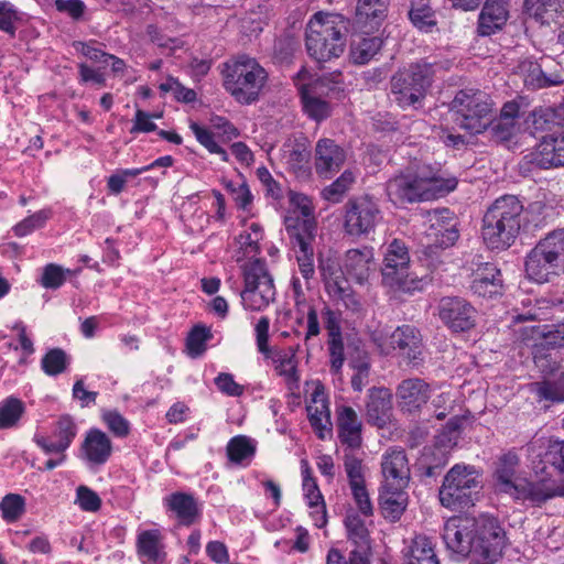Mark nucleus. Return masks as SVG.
I'll list each match as a JSON object with an SVG mask.
<instances>
[{
    "mask_svg": "<svg viewBox=\"0 0 564 564\" xmlns=\"http://www.w3.org/2000/svg\"><path fill=\"white\" fill-rule=\"evenodd\" d=\"M442 538L447 550L467 558L470 564L497 563L507 541L498 519L488 514L449 518Z\"/></svg>",
    "mask_w": 564,
    "mask_h": 564,
    "instance_id": "1",
    "label": "nucleus"
},
{
    "mask_svg": "<svg viewBox=\"0 0 564 564\" xmlns=\"http://www.w3.org/2000/svg\"><path fill=\"white\" fill-rule=\"evenodd\" d=\"M457 186L455 177H444L440 165L420 164L387 183V194L394 204L434 200Z\"/></svg>",
    "mask_w": 564,
    "mask_h": 564,
    "instance_id": "2",
    "label": "nucleus"
},
{
    "mask_svg": "<svg viewBox=\"0 0 564 564\" xmlns=\"http://www.w3.org/2000/svg\"><path fill=\"white\" fill-rule=\"evenodd\" d=\"M524 205L517 195L497 197L482 216L481 237L491 250L509 249L518 239L524 223Z\"/></svg>",
    "mask_w": 564,
    "mask_h": 564,
    "instance_id": "3",
    "label": "nucleus"
},
{
    "mask_svg": "<svg viewBox=\"0 0 564 564\" xmlns=\"http://www.w3.org/2000/svg\"><path fill=\"white\" fill-rule=\"evenodd\" d=\"M348 21L341 14L315 13L306 28L308 55L318 63L339 57L346 46Z\"/></svg>",
    "mask_w": 564,
    "mask_h": 564,
    "instance_id": "4",
    "label": "nucleus"
},
{
    "mask_svg": "<svg viewBox=\"0 0 564 564\" xmlns=\"http://www.w3.org/2000/svg\"><path fill=\"white\" fill-rule=\"evenodd\" d=\"M221 76L226 91L242 105L257 101L268 80L267 70L256 58L248 55H239L225 62Z\"/></svg>",
    "mask_w": 564,
    "mask_h": 564,
    "instance_id": "5",
    "label": "nucleus"
},
{
    "mask_svg": "<svg viewBox=\"0 0 564 564\" xmlns=\"http://www.w3.org/2000/svg\"><path fill=\"white\" fill-rule=\"evenodd\" d=\"M434 67L435 64L420 59L399 68L390 78L392 100L403 110L422 107L434 82Z\"/></svg>",
    "mask_w": 564,
    "mask_h": 564,
    "instance_id": "6",
    "label": "nucleus"
},
{
    "mask_svg": "<svg viewBox=\"0 0 564 564\" xmlns=\"http://www.w3.org/2000/svg\"><path fill=\"white\" fill-rule=\"evenodd\" d=\"M529 280L545 283L564 273V228L549 232L525 257Z\"/></svg>",
    "mask_w": 564,
    "mask_h": 564,
    "instance_id": "7",
    "label": "nucleus"
},
{
    "mask_svg": "<svg viewBox=\"0 0 564 564\" xmlns=\"http://www.w3.org/2000/svg\"><path fill=\"white\" fill-rule=\"evenodd\" d=\"M495 104L480 89L464 88L456 93L449 104L454 122L469 134H480L492 123Z\"/></svg>",
    "mask_w": 564,
    "mask_h": 564,
    "instance_id": "8",
    "label": "nucleus"
},
{
    "mask_svg": "<svg viewBox=\"0 0 564 564\" xmlns=\"http://www.w3.org/2000/svg\"><path fill=\"white\" fill-rule=\"evenodd\" d=\"M481 473L473 465L455 464L444 476L438 490L440 502L449 510L475 505L481 490Z\"/></svg>",
    "mask_w": 564,
    "mask_h": 564,
    "instance_id": "9",
    "label": "nucleus"
},
{
    "mask_svg": "<svg viewBox=\"0 0 564 564\" xmlns=\"http://www.w3.org/2000/svg\"><path fill=\"white\" fill-rule=\"evenodd\" d=\"M410 256L405 243L393 239L384 253L382 283L393 291L411 293L422 288L423 281L409 272Z\"/></svg>",
    "mask_w": 564,
    "mask_h": 564,
    "instance_id": "10",
    "label": "nucleus"
},
{
    "mask_svg": "<svg viewBox=\"0 0 564 564\" xmlns=\"http://www.w3.org/2000/svg\"><path fill=\"white\" fill-rule=\"evenodd\" d=\"M245 288L240 292L246 310L262 311L275 300V286L262 260H254L243 268Z\"/></svg>",
    "mask_w": 564,
    "mask_h": 564,
    "instance_id": "11",
    "label": "nucleus"
},
{
    "mask_svg": "<svg viewBox=\"0 0 564 564\" xmlns=\"http://www.w3.org/2000/svg\"><path fill=\"white\" fill-rule=\"evenodd\" d=\"M343 230L352 238L373 234L382 219L378 203L369 195L349 198L343 207Z\"/></svg>",
    "mask_w": 564,
    "mask_h": 564,
    "instance_id": "12",
    "label": "nucleus"
},
{
    "mask_svg": "<svg viewBox=\"0 0 564 564\" xmlns=\"http://www.w3.org/2000/svg\"><path fill=\"white\" fill-rule=\"evenodd\" d=\"M438 316L453 333H467L477 325L478 311L464 297L445 296L438 303Z\"/></svg>",
    "mask_w": 564,
    "mask_h": 564,
    "instance_id": "13",
    "label": "nucleus"
},
{
    "mask_svg": "<svg viewBox=\"0 0 564 564\" xmlns=\"http://www.w3.org/2000/svg\"><path fill=\"white\" fill-rule=\"evenodd\" d=\"M338 76L318 77L301 88L303 110L311 119L319 122L330 116V105L322 96L328 95L335 88Z\"/></svg>",
    "mask_w": 564,
    "mask_h": 564,
    "instance_id": "14",
    "label": "nucleus"
},
{
    "mask_svg": "<svg viewBox=\"0 0 564 564\" xmlns=\"http://www.w3.org/2000/svg\"><path fill=\"white\" fill-rule=\"evenodd\" d=\"M524 161L543 170L564 166V131L543 137Z\"/></svg>",
    "mask_w": 564,
    "mask_h": 564,
    "instance_id": "15",
    "label": "nucleus"
},
{
    "mask_svg": "<svg viewBox=\"0 0 564 564\" xmlns=\"http://www.w3.org/2000/svg\"><path fill=\"white\" fill-rule=\"evenodd\" d=\"M77 432L74 417L63 414L54 423L52 438L35 434L33 441L45 454H63L72 445Z\"/></svg>",
    "mask_w": 564,
    "mask_h": 564,
    "instance_id": "16",
    "label": "nucleus"
},
{
    "mask_svg": "<svg viewBox=\"0 0 564 564\" xmlns=\"http://www.w3.org/2000/svg\"><path fill=\"white\" fill-rule=\"evenodd\" d=\"M166 514L176 521L178 527H192L202 518V507L194 495L175 491L163 498Z\"/></svg>",
    "mask_w": 564,
    "mask_h": 564,
    "instance_id": "17",
    "label": "nucleus"
},
{
    "mask_svg": "<svg viewBox=\"0 0 564 564\" xmlns=\"http://www.w3.org/2000/svg\"><path fill=\"white\" fill-rule=\"evenodd\" d=\"M431 387L421 378L402 380L395 391L400 410L408 414H417L431 398Z\"/></svg>",
    "mask_w": 564,
    "mask_h": 564,
    "instance_id": "18",
    "label": "nucleus"
},
{
    "mask_svg": "<svg viewBox=\"0 0 564 564\" xmlns=\"http://www.w3.org/2000/svg\"><path fill=\"white\" fill-rule=\"evenodd\" d=\"M347 159L344 148L333 139L322 138L316 142L314 166L317 175L324 178H330L337 173Z\"/></svg>",
    "mask_w": 564,
    "mask_h": 564,
    "instance_id": "19",
    "label": "nucleus"
},
{
    "mask_svg": "<svg viewBox=\"0 0 564 564\" xmlns=\"http://www.w3.org/2000/svg\"><path fill=\"white\" fill-rule=\"evenodd\" d=\"M391 344L412 367L423 362V338L416 327L406 324L398 326L391 335Z\"/></svg>",
    "mask_w": 564,
    "mask_h": 564,
    "instance_id": "20",
    "label": "nucleus"
},
{
    "mask_svg": "<svg viewBox=\"0 0 564 564\" xmlns=\"http://www.w3.org/2000/svg\"><path fill=\"white\" fill-rule=\"evenodd\" d=\"M164 536L158 529L141 531L137 535L135 551L141 564H169Z\"/></svg>",
    "mask_w": 564,
    "mask_h": 564,
    "instance_id": "21",
    "label": "nucleus"
},
{
    "mask_svg": "<svg viewBox=\"0 0 564 564\" xmlns=\"http://www.w3.org/2000/svg\"><path fill=\"white\" fill-rule=\"evenodd\" d=\"M514 499L528 500L533 505L541 506L545 501L564 497V486L552 479H540L538 481H519L511 494Z\"/></svg>",
    "mask_w": 564,
    "mask_h": 564,
    "instance_id": "22",
    "label": "nucleus"
},
{
    "mask_svg": "<svg viewBox=\"0 0 564 564\" xmlns=\"http://www.w3.org/2000/svg\"><path fill=\"white\" fill-rule=\"evenodd\" d=\"M300 346H290L285 349L270 350V356L276 376L283 378L289 391L300 389L301 375L296 357Z\"/></svg>",
    "mask_w": 564,
    "mask_h": 564,
    "instance_id": "23",
    "label": "nucleus"
},
{
    "mask_svg": "<svg viewBox=\"0 0 564 564\" xmlns=\"http://www.w3.org/2000/svg\"><path fill=\"white\" fill-rule=\"evenodd\" d=\"M381 473L382 485L408 487L410 468L405 451L398 447L389 448L382 456Z\"/></svg>",
    "mask_w": 564,
    "mask_h": 564,
    "instance_id": "24",
    "label": "nucleus"
},
{
    "mask_svg": "<svg viewBox=\"0 0 564 564\" xmlns=\"http://www.w3.org/2000/svg\"><path fill=\"white\" fill-rule=\"evenodd\" d=\"M337 434L345 449L355 452L362 444V422L351 406L343 405L337 409Z\"/></svg>",
    "mask_w": 564,
    "mask_h": 564,
    "instance_id": "25",
    "label": "nucleus"
},
{
    "mask_svg": "<svg viewBox=\"0 0 564 564\" xmlns=\"http://www.w3.org/2000/svg\"><path fill=\"white\" fill-rule=\"evenodd\" d=\"M388 0H358L354 25L356 30L368 34L378 30L387 17Z\"/></svg>",
    "mask_w": 564,
    "mask_h": 564,
    "instance_id": "26",
    "label": "nucleus"
},
{
    "mask_svg": "<svg viewBox=\"0 0 564 564\" xmlns=\"http://www.w3.org/2000/svg\"><path fill=\"white\" fill-rule=\"evenodd\" d=\"M82 457L90 466H101L108 462L112 453V443L108 435L99 429H90L80 446Z\"/></svg>",
    "mask_w": 564,
    "mask_h": 564,
    "instance_id": "27",
    "label": "nucleus"
},
{
    "mask_svg": "<svg viewBox=\"0 0 564 564\" xmlns=\"http://www.w3.org/2000/svg\"><path fill=\"white\" fill-rule=\"evenodd\" d=\"M284 226L293 250L313 247L316 236L315 218H304L296 213L284 217Z\"/></svg>",
    "mask_w": 564,
    "mask_h": 564,
    "instance_id": "28",
    "label": "nucleus"
},
{
    "mask_svg": "<svg viewBox=\"0 0 564 564\" xmlns=\"http://www.w3.org/2000/svg\"><path fill=\"white\" fill-rule=\"evenodd\" d=\"M311 404L307 405L310 423L321 440L332 435V421L329 403L322 386H317L312 393Z\"/></svg>",
    "mask_w": 564,
    "mask_h": 564,
    "instance_id": "29",
    "label": "nucleus"
},
{
    "mask_svg": "<svg viewBox=\"0 0 564 564\" xmlns=\"http://www.w3.org/2000/svg\"><path fill=\"white\" fill-rule=\"evenodd\" d=\"M346 273L359 284H364L376 271L372 247L349 249L345 254Z\"/></svg>",
    "mask_w": 564,
    "mask_h": 564,
    "instance_id": "30",
    "label": "nucleus"
},
{
    "mask_svg": "<svg viewBox=\"0 0 564 564\" xmlns=\"http://www.w3.org/2000/svg\"><path fill=\"white\" fill-rule=\"evenodd\" d=\"M509 18L507 0H486L479 18L478 33L481 36H489L501 30Z\"/></svg>",
    "mask_w": 564,
    "mask_h": 564,
    "instance_id": "31",
    "label": "nucleus"
},
{
    "mask_svg": "<svg viewBox=\"0 0 564 564\" xmlns=\"http://www.w3.org/2000/svg\"><path fill=\"white\" fill-rule=\"evenodd\" d=\"M403 486L381 485L379 507L384 519L395 522L401 519L409 503V495Z\"/></svg>",
    "mask_w": 564,
    "mask_h": 564,
    "instance_id": "32",
    "label": "nucleus"
},
{
    "mask_svg": "<svg viewBox=\"0 0 564 564\" xmlns=\"http://www.w3.org/2000/svg\"><path fill=\"white\" fill-rule=\"evenodd\" d=\"M470 290L481 297L491 299L501 294L502 279L500 270L494 263L481 264L474 274Z\"/></svg>",
    "mask_w": 564,
    "mask_h": 564,
    "instance_id": "33",
    "label": "nucleus"
},
{
    "mask_svg": "<svg viewBox=\"0 0 564 564\" xmlns=\"http://www.w3.org/2000/svg\"><path fill=\"white\" fill-rule=\"evenodd\" d=\"M519 464V456L513 451H509L499 456L494 473L495 484L499 491L509 495L514 492V488L519 484L516 478Z\"/></svg>",
    "mask_w": 564,
    "mask_h": 564,
    "instance_id": "34",
    "label": "nucleus"
},
{
    "mask_svg": "<svg viewBox=\"0 0 564 564\" xmlns=\"http://www.w3.org/2000/svg\"><path fill=\"white\" fill-rule=\"evenodd\" d=\"M392 404L391 393L384 388H371L366 404L367 421L377 426H383L390 416Z\"/></svg>",
    "mask_w": 564,
    "mask_h": 564,
    "instance_id": "35",
    "label": "nucleus"
},
{
    "mask_svg": "<svg viewBox=\"0 0 564 564\" xmlns=\"http://www.w3.org/2000/svg\"><path fill=\"white\" fill-rule=\"evenodd\" d=\"M544 448L543 453L538 454L540 462L544 465L554 467L558 471H564V442L557 440L539 438L527 444L525 449L533 454L536 448Z\"/></svg>",
    "mask_w": 564,
    "mask_h": 564,
    "instance_id": "36",
    "label": "nucleus"
},
{
    "mask_svg": "<svg viewBox=\"0 0 564 564\" xmlns=\"http://www.w3.org/2000/svg\"><path fill=\"white\" fill-rule=\"evenodd\" d=\"M518 73L522 76L523 84L530 89H539L556 86L563 83L560 76L551 78L546 76L540 64L532 59H524L518 65Z\"/></svg>",
    "mask_w": 564,
    "mask_h": 564,
    "instance_id": "37",
    "label": "nucleus"
},
{
    "mask_svg": "<svg viewBox=\"0 0 564 564\" xmlns=\"http://www.w3.org/2000/svg\"><path fill=\"white\" fill-rule=\"evenodd\" d=\"M530 332L528 338L540 340V343L534 344V346H539L544 349L549 348H562L564 347V323L558 325L551 326H533L531 328H525L524 334Z\"/></svg>",
    "mask_w": 564,
    "mask_h": 564,
    "instance_id": "38",
    "label": "nucleus"
},
{
    "mask_svg": "<svg viewBox=\"0 0 564 564\" xmlns=\"http://www.w3.org/2000/svg\"><path fill=\"white\" fill-rule=\"evenodd\" d=\"M344 524L347 530L349 541L356 544L357 549L354 551L370 552V536L365 521L356 512L346 514Z\"/></svg>",
    "mask_w": 564,
    "mask_h": 564,
    "instance_id": "39",
    "label": "nucleus"
},
{
    "mask_svg": "<svg viewBox=\"0 0 564 564\" xmlns=\"http://www.w3.org/2000/svg\"><path fill=\"white\" fill-rule=\"evenodd\" d=\"M405 564H441L431 540L424 535L413 539Z\"/></svg>",
    "mask_w": 564,
    "mask_h": 564,
    "instance_id": "40",
    "label": "nucleus"
},
{
    "mask_svg": "<svg viewBox=\"0 0 564 564\" xmlns=\"http://www.w3.org/2000/svg\"><path fill=\"white\" fill-rule=\"evenodd\" d=\"M303 491L307 506L311 509H314L311 512V516L314 520L315 525L317 528L325 527L327 523L326 506L317 482L306 481V484H303Z\"/></svg>",
    "mask_w": 564,
    "mask_h": 564,
    "instance_id": "41",
    "label": "nucleus"
},
{
    "mask_svg": "<svg viewBox=\"0 0 564 564\" xmlns=\"http://www.w3.org/2000/svg\"><path fill=\"white\" fill-rule=\"evenodd\" d=\"M383 41L379 36H360L354 40L350 48V56L354 63L364 65L373 58L381 50Z\"/></svg>",
    "mask_w": 564,
    "mask_h": 564,
    "instance_id": "42",
    "label": "nucleus"
},
{
    "mask_svg": "<svg viewBox=\"0 0 564 564\" xmlns=\"http://www.w3.org/2000/svg\"><path fill=\"white\" fill-rule=\"evenodd\" d=\"M530 390L534 393L538 401L564 402V371L556 380H543L532 383Z\"/></svg>",
    "mask_w": 564,
    "mask_h": 564,
    "instance_id": "43",
    "label": "nucleus"
},
{
    "mask_svg": "<svg viewBox=\"0 0 564 564\" xmlns=\"http://www.w3.org/2000/svg\"><path fill=\"white\" fill-rule=\"evenodd\" d=\"M525 12L540 21L542 24L557 22L560 18H564V0H544L534 7H524Z\"/></svg>",
    "mask_w": 564,
    "mask_h": 564,
    "instance_id": "44",
    "label": "nucleus"
},
{
    "mask_svg": "<svg viewBox=\"0 0 564 564\" xmlns=\"http://www.w3.org/2000/svg\"><path fill=\"white\" fill-rule=\"evenodd\" d=\"M228 459L237 465L250 462L256 454V446L252 441L245 435L232 437L226 447Z\"/></svg>",
    "mask_w": 564,
    "mask_h": 564,
    "instance_id": "45",
    "label": "nucleus"
},
{
    "mask_svg": "<svg viewBox=\"0 0 564 564\" xmlns=\"http://www.w3.org/2000/svg\"><path fill=\"white\" fill-rule=\"evenodd\" d=\"M70 365V356L62 348H51L41 359V369L50 377L64 373Z\"/></svg>",
    "mask_w": 564,
    "mask_h": 564,
    "instance_id": "46",
    "label": "nucleus"
},
{
    "mask_svg": "<svg viewBox=\"0 0 564 564\" xmlns=\"http://www.w3.org/2000/svg\"><path fill=\"white\" fill-rule=\"evenodd\" d=\"M296 312L299 314L296 323L301 325L306 321V332L304 334V343H307L321 334V325L318 313L314 305L308 304L305 300L296 301Z\"/></svg>",
    "mask_w": 564,
    "mask_h": 564,
    "instance_id": "47",
    "label": "nucleus"
},
{
    "mask_svg": "<svg viewBox=\"0 0 564 564\" xmlns=\"http://www.w3.org/2000/svg\"><path fill=\"white\" fill-rule=\"evenodd\" d=\"M24 411V403L15 397H9L0 402V430L14 427Z\"/></svg>",
    "mask_w": 564,
    "mask_h": 564,
    "instance_id": "48",
    "label": "nucleus"
},
{
    "mask_svg": "<svg viewBox=\"0 0 564 564\" xmlns=\"http://www.w3.org/2000/svg\"><path fill=\"white\" fill-rule=\"evenodd\" d=\"M297 39L291 33H284L274 41L272 59L275 64H290L299 48Z\"/></svg>",
    "mask_w": 564,
    "mask_h": 564,
    "instance_id": "49",
    "label": "nucleus"
},
{
    "mask_svg": "<svg viewBox=\"0 0 564 564\" xmlns=\"http://www.w3.org/2000/svg\"><path fill=\"white\" fill-rule=\"evenodd\" d=\"M356 182L351 170H345L339 177L322 191V196L332 203H339Z\"/></svg>",
    "mask_w": 564,
    "mask_h": 564,
    "instance_id": "50",
    "label": "nucleus"
},
{
    "mask_svg": "<svg viewBox=\"0 0 564 564\" xmlns=\"http://www.w3.org/2000/svg\"><path fill=\"white\" fill-rule=\"evenodd\" d=\"M409 17L420 30L430 31L436 24L430 0H411Z\"/></svg>",
    "mask_w": 564,
    "mask_h": 564,
    "instance_id": "51",
    "label": "nucleus"
},
{
    "mask_svg": "<svg viewBox=\"0 0 564 564\" xmlns=\"http://www.w3.org/2000/svg\"><path fill=\"white\" fill-rule=\"evenodd\" d=\"M311 152L305 142L295 141L292 144H285L283 156L288 166L296 172L302 170L308 163Z\"/></svg>",
    "mask_w": 564,
    "mask_h": 564,
    "instance_id": "52",
    "label": "nucleus"
},
{
    "mask_svg": "<svg viewBox=\"0 0 564 564\" xmlns=\"http://www.w3.org/2000/svg\"><path fill=\"white\" fill-rule=\"evenodd\" d=\"M0 511L6 522H17L25 512V500L21 495L8 494L0 501Z\"/></svg>",
    "mask_w": 564,
    "mask_h": 564,
    "instance_id": "53",
    "label": "nucleus"
},
{
    "mask_svg": "<svg viewBox=\"0 0 564 564\" xmlns=\"http://www.w3.org/2000/svg\"><path fill=\"white\" fill-rule=\"evenodd\" d=\"M189 129L194 133L196 140L202 144L209 153L220 155L224 162H228V154L215 140L214 133L198 124L195 121H191Z\"/></svg>",
    "mask_w": 564,
    "mask_h": 564,
    "instance_id": "54",
    "label": "nucleus"
},
{
    "mask_svg": "<svg viewBox=\"0 0 564 564\" xmlns=\"http://www.w3.org/2000/svg\"><path fill=\"white\" fill-rule=\"evenodd\" d=\"M51 216L52 213L50 209L39 210L13 226L12 231L17 237H25L35 229L43 228Z\"/></svg>",
    "mask_w": 564,
    "mask_h": 564,
    "instance_id": "55",
    "label": "nucleus"
},
{
    "mask_svg": "<svg viewBox=\"0 0 564 564\" xmlns=\"http://www.w3.org/2000/svg\"><path fill=\"white\" fill-rule=\"evenodd\" d=\"M212 338L210 329L196 325L188 333L186 338L187 352L192 358L199 357L206 350V343Z\"/></svg>",
    "mask_w": 564,
    "mask_h": 564,
    "instance_id": "56",
    "label": "nucleus"
},
{
    "mask_svg": "<svg viewBox=\"0 0 564 564\" xmlns=\"http://www.w3.org/2000/svg\"><path fill=\"white\" fill-rule=\"evenodd\" d=\"M262 238V227L257 223H252L245 232L238 236L237 241L246 254H256L260 252L259 242Z\"/></svg>",
    "mask_w": 564,
    "mask_h": 564,
    "instance_id": "57",
    "label": "nucleus"
},
{
    "mask_svg": "<svg viewBox=\"0 0 564 564\" xmlns=\"http://www.w3.org/2000/svg\"><path fill=\"white\" fill-rule=\"evenodd\" d=\"M344 467L350 488L365 485L362 459L356 456L355 453L350 452L349 449H345Z\"/></svg>",
    "mask_w": 564,
    "mask_h": 564,
    "instance_id": "58",
    "label": "nucleus"
},
{
    "mask_svg": "<svg viewBox=\"0 0 564 564\" xmlns=\"http://www.w3.org/2000/svg\"><path fill=\"white\" fill-rule=\"evenodd\" d=\"M72 46L78 54L90 59L91 62L107 63L108 53L102 50L101 46H104V44L97 42L96 40H89L86 42L74 41Z\"/></svg>",
    "mask_w": 564,
    "mask_h": 564,
    "instance_id": "59",
    "label": "nucleus"
},
{
    "mask_svg": "<svg viewBox=\"0 0 564 564\" xmlns=\"http://www.w3.org/2000/svg\"><path fill=\"white\" fill-rule=\"evenodd\" d=\"M69 272V270H64L58 264L48 263L43 268V273L39 282L45 289L56 290L65 283L66 273Z\"/></svg>",
    "mask_w": 564,
    "mask_h": 564,
    "instance_id": "60",
    "label": "nucleus"
},
{
    "mask_svg": "<svg viewBox=\"0 0 564 564\" xmlns=\"http://www.w3.org/2000/svg\"><path fill=\"white\" fill-rule=\"evenodd\" d=\"M102 421L108 430L117 437H126L130 433V423L117 410L102 412Z\"/></svg>",
    "mask_w": 564,
    "mask_h": 564,
    "instance_id": "61",
    "label": "nucleus"
},
{
    "mask_svg": "<svg viewBox=\"0 0 564 564\" xmlns=\"http://www.w3.org/2000/svg\"><path fill=\"white\" fill-rule=\"evenodd\" d=\"M21 20L20 12L9 1H0V30L12 37L15 35V22Z\"/></svg>",
    "mask_w": 564,
    "mask_h": 564,
    "instance_id": "62",
    "label": "nucleus"
},
{
    "mask_svg": "<svg viewBox=\"0 0 564 564\" xmlns=\"http://www.w3.org/2000/svg\"><path fill=\"white\" fill-rule=\"evenodd\" d=\"M75 503L86 512H97L101 508V499L98 494L84 485L76 489Z\"/></svg>",
    "mask_w": 564,
    "mask_h": 564,
    "instance_id": "63",
    "label": "nucleus"
},
{
    "mask_svg": "<svg viewBox=\"0 0 564 564\" xmlns=\"http://www.w3.org/2000/svg\"><path fill=\"white\" fill-rule=\"evenodd\" d=\"M528 122L534 131H545L551 128V124H557V117L553 108L541 107L531 112Z\"/></svg>",
    "mask_w": 564,
    "mask_h": 564,
    "instance_id": "64",
    "label": "nucleus"
}]
</instances>
